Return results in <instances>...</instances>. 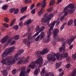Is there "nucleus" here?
Wrapping results in <instances>:
<instances>
[{"label": "nucleus", "instance_id": "obj_1", "mask_svg": "<svg viewBox=\"0 0 76 76\" xmlns=\"http://www.w3.org/2000/svg\"><path fill=\"white\" fill-rule=\"evenodd\" d=\"M31 64H32L29 65V67L31 69H34L35 67H37L39 65V67H41L42 66V58H39L35 61L32 62H31Z\"/></svg>", "mask_w": 76, "mask_h": 76}, {"label": "nucleus", "instance_id": "obj_2", "mask_svg": "<svg viewBox=\"0 0 76 76\" xmlns=\"http://www.w3.org/2000/svg\"><path fill=\"white\" fill-rule=\"evenodd\" d=\"M15 46H12L10 48L6 49L2 54V58H3L6 57L8 55V54L11 53L12 51H13L15 50Z\"/></svg>", "mask_w": 76, "mask_h": 76}, {"label": "nucleus", "instance_id": "obj_3", "mask_svg": "<svg viewBox=\"0 0 76 76\" xmlns=\"http://www.w3.org/2000/svg\"><path fill=\"white\" fill-rule=\"evenodd\" d=\"M48 13H47L44 14V17L42 18V20L44 22H46L48 20H50L51 18H53L54 16V14L53 13H50L48 15Z\"/></svg>", "mask_w": 76, "mask_h": 76}, {"label": "nucleus", "instance_id": "obj_4", "mask_svg": "<svg viewBox=\"0 0 76 76\" xmlns=\"http://www.w3.org/2000/svg\"><path fill=\"white\" fill-rule=\"evenodd\" d=\"M43 1L42 2L41 4V6L42 7V8L38 12V14L39 16H41L42 13H43L44 12V8L45 7V6H46V4L47 3L45 2L46 0H43Z\"/></svg>", "mask_w": 76, "mask_h": 76}, {"label": "nucleus", "instance_id": "obj_5", "mask_svg": "<svg viewBox=\"0 0 76 76\" xmlns=\"http://www.w3.org/2000/svg\"><path fill=\"white\" fill-rule=\"evenodd\" d=\"M6 59H3L1 61V63L3 64L4 65H10V64H13L14 63H15V59H13V60L12 61L7 60V62H6Z\"/></svg>", "mask_w": 76, "mask_h": 76}, {"label": "nucleus", "instance_id": "obj_6", "mask_svg": "<svg viewBox=\"0 0 76 76\" xmlns=\"http://www.w3.org/2000/svg\"><path fill=\"white\" fill-rule=\"evenodd\" d=\"M28 39H25L23 40V42L25 44V45H27L28 47H30L31 45V43L29 42V39H31V36L30 35H28L27 37Z\"/></svg>", "mask_w": 76, "mask_h": 76}, {"label": "nucleus", "instance_id": "obj_7", "mask_svg": "<svg viewBox=\"0 0 76 76\" xmlns=\"http://www.w3.org/2000/svg\"><path fill=\"white\" fill-rule=\"evenodd\" d=\"M68 6H69V9H69L68 10L69 13H70V14H73V13H74V10H75L74 8L75 7L74 4H70L68 5Z\"/></svg>", "mask_w": 76, "mask_h": 76}, {"label": "nucleus", "instance_id": "obj_8", "mask_svg": "<svg viewBox=\"0 0 76 76\" xmlns=\"http://www.w3.org/2000/svg\"><path fill=\"white\" fill-rule=\"evenodd\" d=\"M24 58H23H23L19 57L18 58H16V60H19V61H18L17 63L18 64H22V63H23V61H22V60H24V61H25V63L26 64L28 63L29 62L28 60L27 59L25 60H24Z\"/></svg>", "mask_w": 76, "mask_h": 76}, {"label": "nucleus", "instance_id": "obj_9", "mask_svg": "<svg viewBox=\"0 0 76 76\" xmlns=\"http://www.w3.org/2000/svg\"><path fill=\"white\" fill-rule=\"evenodd\" d=\"M45 28V27L44 26H42L41 27V28H39V26H37L36 28L35 31L37 32L38 34H39L40 32L43 31L44 29Z\"/></svg>", "mask_w": 76, "mask_h": 76}, {"label": "nucleus", "instance_id": "obj_10", "mask_svg": "<svg viewBox=\"0 0 76 76\" xmlns=\"http://www.w3.org/2000/svg\"><path fill=\"white\" fill-rule=\"evenodd\" d=\"M21 70V71L19 76H28V74L26 73L25 67H22Z\"/></svg>", "mask_w": 76, "mask_h": 76}, {"label": "nucleus", "instance_id": "obj_11", "mask_svg": "<svg viewBox=\"0 0 76 76\" xmlns=\"http://www.w3.org/2000/svg\"><path fill=\"white\" fill-rule=\"evenodd\" d=\"M49 50L45 48L42 50V52L40 51H38L37 52L36 54H41V55H44L45 53H47Z\"/></svg>", "mask_w": 76, "mask_h": 76}, {"label": "nucleus", "instance_id": "obj_12", "mask_svg": "<svg viewBox=\"0 0 76 76\" xmlns=\"http://www.w3.org/2000/svg\"><path fill=\"white\" fill-rule=\"evenodd\" d=\"M47 58L48 61H54L56 60V57H53L52 55H51V54L48 55Z\"/></svg>", "mask_w": 76, "mask_h": 76}, {"label": "nucleus", "instance_id": "obj_13", "mask_svg": "<svg viewBox=\"0 0 76 76\" xmlns=\"http://www.w3.org/2000/svg\"><path fill=\"white\" fill-rule=\"evenodd\" d=\"M23 51L24 50H23L21 49L19 50L17 53L16 54L15 56H14V58H16V57H17L18 56H20L23 53Z\"/></svg>", "mask_w": 76, "mask_h": 76}, {"label": "nucleus", "instance_id": "obj_14", "mask_svg": "<svg viewBox=\"0 0 76 76\" xmlns=\"http://www.w3.org/2000/svg\"><path fill=\"white\" fill-rule=\"evenodd\" d=\"M59 31V30H58L57 28L55 29L53 31V37L54 38H56V37L57 36V35H58V34Z\"/></svg>", "mask_w": 76, "mask_h": 76}, {"label": "nucleus", "instance_id": "obj_15", "mask_svg": "<svg viewBox=\"0 0 76 76\" xmlns=\"http://www.w3.org/2000/svg\"><path fill=\"white\" fill-rule=\"evenodd\" d=\"M66 44V42H64L63 43V44L62 45V47L60 48L59 49V50L60 51V52H62V51H63V50H64V48H65V45Z\"/></svg>", "mask_w": 76, "mask_h": 76}, {"label": "nucleus", "instance_id": "obj_16", "mask_svg": "<svg viewBox=\"0 0 76 76\" xmlns=\"http://www.w3.org/2000/svg\"><path fill=\"white\" fill-rule=\"evenodd\" d=\"M8 38V37H4L1 40V42L2 44H4V43L5 42H6V40H7V39Z\"/></svg>", "mask_w": 76, "mask_h": 76}, {"label": "nucleus", "instance_id": "obj_17", "mask_svg": "<svg viewBox=\"0 0 76 76\" xmlns=\"http://www.w3.org/2000/svg\"><path fill=\"white\" fill-rule=\"evenodd\" d=\"M27 7H25L22 8L20 10V12L21 13H23L25 12V11L26 10Z\"/></svg>", "mask_w": 76, "mask_h": 76}, {"label": "nucleus", "instance_id": "obj_18", "mask_svg": "<svg viewBox=\"0 0 76 76\" xmlns=\"http://www.w3.org/2000/svg\"><path fill=\"white\" fill-rule=\"evenodd\" d=\"M56 21H54L52 23H50V24H49L48 25V26L49 27H53V28L54 27V25H55V24H56Z\"/></svg>", "mask_w": 76, "mask_h": 76}, {"label": "nucleus", "instance_id": "obj_19", "mask_svg": "<svg viewBox=\"0 0 76 76\" xmlns=\"http://www.w3.org/2000/svg\"><path fill=\"white\" fill-rule=\"evenodd\" d=\"M50 34H48V38L46 40L43 42H45V43H48V42L50 41Z\"/></svg>", "mask_w": 76, "mask_h": 76}, {"label": "nucleus", "instance_id": "obj_20", "mask_svg": "<svg viewBox=\"0 0 76 76\" xmlns=\"http://www.w3.org/2000/svg\"><path fill=\"white\" fill-rule=\"evenodd\" d=\"M61 65V62L56 63V69H57L58 67H60Z\"/></svg>", "mask_w": 76, "mask_h": 76}, {"label": "nucleus", "instance_id": "obj_21", "mask_svg": "<svg viewBox=\"0 0 76 76\" xmlns=\"http://www.w3.org/2000/svg\"><path fill=\"white\" fill-rule=\"evenodd\" d=\"M73 20L72 19H71L69 20L67 23V26H71L72 25L73 23Z\"/></svg>", "mask_w": 76, "mask_h": 76}, {"label": "nucleus", "instance_id": "obj_22", "mask_svg": "<svg viewBox=\"0 0 76 76\" xmlns=\"http://www.w3.org/2000/svg\"><path fill=\"white\" fill-rule=\"evenodd\" d=\"M60 58V60H61L63 58H64V52H62L60 54H59Z\"/></svg>", "mask_w": 76, "mask_h": 76}, {"label": "nucleus", "instance_id": "obj_23", "mask_svg": "<svg viewBox=\"0 0 76 76\" xmlns=\"http://www.w3.org/2000/svg\"><path fill=\"white\" fill-rule=\"evenodd\" d=\"M1 72L2 73L4 76H6L7 75V71H6V70H3Z\"/></svg>", "mask_w": 76, "mask_h": 76}, {"label": "nucleus", "instance_id": "obj_24", "mask_svg": "<svg viewBox=\"0 0 76 76\" xmlns=\"http://www.w3.org/2000/svg\"><path fill=\"white\" fill-rule=\"evenodd\" d=\"M55 2H55V1H54V0H51L50 1V3L49 4V5L50 6H53V5H54V4H55Z\"/></svg>", "mask_w": 76, "mask_h": 76}, {"label": "nucleus", "instance_id": "obj_25", "mask_svg": "<svg viewBox=\"0 0 76 76\" xmlns=\"http://www.w3.org/2000/svg\"><path fill=\"white\" fill-rule=\"evenodd\" d=\"M40 39H42L44 38V32H41V33L40 34Z\"/></svg>", "mask_w": 76, "mask_h": 76}, {"label": "nucleus", "instance_id": "obj_26", "mask_svg": "<svg viewBox=\"0 0 76 76\" xmlns=\"http://www.w3.org/2000/svg\"><path fill=\"white\" fill-rule=\"evenodd\" d=\"M19 39V35H16L13 37V39H15L16 40H17V39Z\"/></svg>", "mask_w": 76, "mask_h": 76}, {"label": "nucleus", "instance_id": "obj_27", "mask_svg": "<svg viewBox=\"0 0 76 76\" xmlns=\"http://www.w3.org/2000/svg\"><path fill=\"white\" fill-rule=\"evenodd\" d=\"M15 19H13L11 21V22L10 24V26H12L13 25H14V24L15 23Z\"/></svg>", "mask_w": 76, "mask_h": 76}, {"label": "nucleus", "instance_id": "obj_28", "mask_svg": "<svg viewBox=\"0 0 76 76\" xmlns=\"http://www.w3.org/2000/svg\"><path fill=\"white\" fill-rule=\"evenodd\" d=\"M39 34H38V32H37L36 34H35L33 36H31V39H33V38H34V37H37V35H38Z\"/></svg>", "mask_w": 76, "mask_h": 76}, {"label": "nucleus", "instance_id": "obj_29", "mask_svg": "<svg viewBox=\"0 0 76 76\" xmlns=\"http://www.w3.org/2000/svg\"><path fill=\"white\" fill-rule=\"evenodd\" d=\"M2 8L3 10H6L7 9V5H5L2 7Z\"/></svg>", "mask_w": 76, "mask_h": 76}, {"label": "nucleus", "instance_id": "obj_30", "mask_svg": "<svg viewBox=\"0 0 76 76\" xmlns=\"http://www.w3.org/2000/svg\"><path fill=\"white\" fill-rule=\"evenodd\" d=\"M19 9L17 8L16 10L15 9V10H14V14H17L19 12Z\"/></svg>", "mask_w": 76, "mask_h": 76}, {"label": "nucleus", "instance_id": "obj_31", "mask_svg": "<svg viewBox=\"0 0 76 76\" xmlns=\"http://www.w3.org/2000/svg\"><path fill=\"white\" fill-rule=\"evenodd\" d=\"M15 10V8H12L11 9H10L9 10L10 12L11 13H13V12Z\"/></svg>", "mask_w": 76, "mask_h": 76}, {"label": "nucleus", "instance_id": "obj_32", "mask_svg": "<svg viewBox=\"0 0 76 76\" xmlns=\"http://www.w3.org/2000/svg\"><path fill=\"white\" fill-rule=\"evenodd\" d=\"M13 28L16 30H18L19 29V26L18 25H15L13 27Z\"/></svg>", "mask_w": 76, "mask_h": 76}, {"label": "nucleus", "instance_id": "obj_33", "mask_svg": "<svg viewBox=\"0 0 76 76\" xmlns=\"http://www.w3.org/2000/svg\"><path fill=\"white\" fill-rule=\"evenodd\" d=\"M26 22V25H29L31 23V19H29Z\"/></svg>", "mask_w": 76, "mask_h": 76}, {"label": "nucleus", "instance_id": "obj_34", "mask_svg": "<svg viewBox=\"0 0 76 76\" xmlns=\"http://www.w3.org/2000/svg\"><path fill=\"white\" fill-rule=\"evenodd\" d=\"M26 18V15L23 16L20 19V21L22 20H23V19H25Z\"/></svg>", "mask_w": 76, "mask_h": 76}, {"label": "nucleus", "instance_id": "obj_35", "mask_svg": "<svg viewBox=\"0 0 76 76\" xmlns=\"http://www.w3.org/2000/svg\"><path fill=\"white\" fill-rule=\"evenodd\" d=\"M41 36V35H39L35 39V41H38V40H39V37Z\"/></svg>", "mask_w": 76, "mask_h": 76}, {"label": "nucleus", "instance_id": "obj_36", "mask_svg": "<svg viewBox=\"0 0 76 76\" xmlns=\"http://www.w3.org/2000/svg\"><path fill=\"white\" fill-rule=\"evenodd\" d=\"M68 8L69 9V6L68 5L65 7L64 9V11H67L68 10Z\"/></svg>", "mask_w": 76, "mask_h": 76}, {"label": "nucleus", "instance_id": "obj_37", "mask_svg": "<svg viewBox=\"0 0 76 76\" xmlns=\"http://www.w3.org/2000/svg\"><path fill=\"white\" fill-rule=\"evenodd\" d=\"M3 25L4 27H5V28H8L9 26L8 24H7L6 23H5L3 24Z\"/></svg>", "mask_w": 76, "mask_h": 76}, {"label": "nucleus", "instance_id": "obj_38", "mask_svg": "<svg viewBox=\"0 0 76 76\" xmlns=\"http://www.w3.org/2000/svg\"><path fill=\"white\" fill-rule=\"evenodd\" d=\"M64 41V38H59L58 39V41H59L60 42V41Z\"/></svg>", "mask_w": 76, "mask_h": 76}, {"label": "nucleus", "instance_id": "obj_39", "mask_svg": "<svg viewBox=\"0 0 76 76\" xmlns=\"http://www.w3.org/2000/svg\"><path fill=\"white\" fill-rule=\"evenodd\" d=\"M66 60L68 63H70L71 61L70 58V57H67L66 58Z\"/></svg>", "mask_w": 76, "mask_h": 76}, {"label": "nucleus", "instance_id": "obj_40", "mask_svg": "<svg viewBox=\"0 0 76 76\" xmlns=\"http://www.w3.org/2000/svg\"><path fill=\"white\" fill-rule=\"evenodd\" d=\"M38 70H36L34 71V75L36 76L38 75Z\"/></svg>", "mask_w": 76, "mask_h": 76}, {"label": "nucleus", "instance_id": "obj_41", "mask_svg": "<svg viewBox=\"0 0 76 76\" xmlns=\"http://www.w3.org/2000/svg\"><path fill=\"white\" fill-rule=\"evenodd\" d=\"M18 25L20 26H23V22L22 21H20Z\"/></svg>", "mask_w": 76, "mask_h": 76}, {"label": "nucleus", "instance_id": "obj_42", "mask_svg": "<svg viewBox=\"0 0 76 76\" xmlns=\"http://www.w3.org/2000/svg\"><path fill=\"white\" fill-rule=\"evenodd\" d=\"M70 66H71V65L70 64H68L66 66V67L67 69H69V68L70 67Z\"/></svg>", "mask_w": 76, "mask_h": 76}, {"label": "nucleus", "instance_id": "obj_43", "mask_svg": "<svg viewBox=\"0 0 76 76\" xmlns=\"http://www.w3.org/2000/svg\"><path fill=\"white\" fill-rule=\"evenodd\" d=\"M12 74H13V75H15V74L16 73V69H14L12 70Z\"/></svg>", "mask_w": 76, "mask_h": 76}, {"label": "nucleus", "instance_id": "obj_44", "mask_svg": "<svg viewBox=\"0 0 76 76\" xmlns=\"http://www.w3.org/2000/svg\"><path fill=\"white\" fill-rule=\"evenodd\" d=\"M42 18L41 20V22H42V23H47V24H49V22H50V21H49V20H48V21H46V22H45L42 21Z\"/></svg>", "mask_w": 76, "mask_h": 76}, {"label": "nucleus", "instance_id": "obj_45", "mask_svg": "<svg viewBox=\"0 0 76 76\" xmlns=\"http://www.w3.org/2000/svg\"><path fill=\"white\" fill-rule=\"evenodd\" d=\"M68 56V53H64V58H66V57H67Z\"/></svg>", "mask_w": 76, "mask_h": 76}, {"label": "nucleus", "instance_id": "obj_46", "mask_svg": "<svg viewBox=\"0 0 76 76\" xmlns=\"http://www.w3.org/2000/svg\"><path fill=\"white\" fill-rule=\"evenodd\" d=\"M31 13L32 14H35V9H34L31 11Z\"/></svg>", "mask_w": 76, "mask_h": 76}, {"label": "nucleus", "instance_id": "obj_47", "mask_svg": "<svg viewBox=\"0 0 76 76\" xmlns=\"http://www.w3.org/2000/svg\"><path fill=\"white\" fill-rule=\"evenodd\" d=\"M56 57L57 59L58 60V59H59L60 58V55L59 53H58L57 54H56Z\"/></svg>", "mask_w": 76, "mask_h": 76}, {"label": "nucleus", "instance_id": "obj_48", "mask_svg": "<svg viewBox=\"0 0 76 76\" xmlns=\"http://www.w3.org/2000/svg\"><path fill=\"white\" fill-rule=\"evenodd\" d=\"M25 2L26 3H31V0H25Z\"/></svg>", "mask_w": 76, "mask_h": 76}, {"label": "nucleus", "instance_id": "obj_49", "mask_svg": "<svg viewBox=\"0 0 76 76\" xmlns=\"http://www.w3.org/2000/svg\"><path fill=\"white\" fill-rule=\"evenodd\" d=\"M35 6V4H33L31 6V7H30V10H32L34 7Z\"/></svg>", "mask_w": 76, "mask_h": 76}, {"label": "nucleus", "instance_id": "obj_50", "mask_svg": "<svg viewBox=\"0 0 76 76\" xmlns=\"http://www.w3.org/2000/svg\"><path fill=\"white\" fill-rule=\"evenodd\" d=\"M4 20V21H5V22H6L7 23V22H9V19H8V18H5Z\"/></svg>", "mask_w": 76, "mask_h": 76}, {"label": "nucleus", "instance_id": "obj_51", "mask_svg": "<svg viewBox=\"0 0 76 76\" xmlns=\"http://www.w3.org/2000/svg\"><path fill=\"white\" fill-rule=\"evenodd\" d=\"M64 16H67V15L68 14V12H67V11H64Z\"/></svg>", "mask_w": 76, "mask_h": 76}, {"label": "nucleus", "instance_id": "obj_52", "mask_svg": "<svg viewBox=\"0 0 76 76\" xmlns=\"http://www.w3.org/2000/svg\"><path fill=\"white\" fill-rule=\"evenodd\" d=\"M74 26H76V19H74Z\"/></svg>", "mask_w": 76, "mask_h": 76}, {"label": "nucleus", "instance_id": "obj_53", "mask_svg": "<svg viewBox=\"0 0 76 76\" xmlns=\"http://www.w3.org/2000/svg\"><path fill=\"white\" fill-rule=\"evenodd\" d=\"M73 45H70L69 47V50H72L73 48Z\"/></svg>", "mask_w": 76, "mask_h": 76}, {"label": "nucleus", "instance_id": "obj_54", "mask_svg": "<svg viewBox=\"0 0 76 76\" xmlns=\"http://www.w3.org/2000/svg\"><path fill=\"white\" fill-rule=\"evenodd\" d=\"M52 44H54V45H55L56 44V41L55 40H52L51 41Z\"/></svg>", "mask_w": 76, "mask_h": 76}, {"label": "nucleus", "instance_id": "obj_55", "mask_svg": "<svg viewBox=\"0 0 76 76\" xmlns=\"http://www.w3.org/2000/svg\"><path fill=\"white\" fill-rule=\"evenodd\" d=\"M12 39L11 38H10L8 40V42L9 43L10 42H11V41H12Z\"/></svg>", "mask_w": 76, "mask_h": 76}, {"label": "nucleus", "instance_id": "obj_56", "mask_svg": "<svg viewBox=\"0 0 76 76\" xmlns=\"http://www.w3.org/2000/svg\"><path fill=\"white\" fill-rule=\"evenodd\" d=\"M64 17L62 16L61 17L60 20L61 21H63V20H64Z\"/></svg>", "mask_w": 76, "mask_h": 76}, {"label": "nucleus", "instance_id": "obj_57", "mask_svg": "<svg viewBox=\"0 0 76 76\" xmlns=\"http://www.w3.org/2000/svg\"><path fill=\"white\" fill-rule=\"evenodd\" d=\"M9 65H8V66L7 67V69L8 70H10V66Z\"/></svg>", "mask_w": 76, "mask_h": 76}, {"label": "nucleus", "instance_id": "obj_58", "mask_svg": "<svg viewBox=\"0 0 76 76\" xmlns=\"http://www.w3.org/2000/svg\"><path fill=\"white\" fill-rule=\"evenodd\" d=\"M64 27V26L63 25H62L61 27L60 28V30H63Z\"/></svg>", "mask_w": 76, "mask_h": 76}, {"label": "nucleus", "instance_id": "obj_59", "mask_svg": "<svg viewBox=\"0 0 76 76\" xmlns=\"http://www.w3.org/2000/svg\"><path fill=\"white\" fill-rule=\"evenodd\" d=\"M15 42H16V41H15V40H13L11 43V45H13V44H15Z\"/></svg>", "mask_w": 76, "mask_h": 76}, {"label": "nucleus", "instance_id": "obj_60", "mask_svg": "<svg viewBox=\"0 0 76 76\" xmlns=\"http://www.w3.org/2000/svg\"><path fill=\"white\" fill-rule=\"evenodd\" d=\"M53 8H50L49 9H48V11L49 12H51V10H52V9H53Z\"/></svg>", "mask_w": 76, "mask_h": 76}, {"label": "nucleus", "instance_id": "obj_61", "mask_svg": "<svg viewBox=\"0 0 76 76\" xmlns=\"http://www.w3.org/2000/svg\"><path fill=\"white\" fill-rule=\"evenodd\" d=\"M30 71H31L30 69H27V73H29V72H30Z\"/></svg>", "mask_w": 76, "mask_h": 76}, {"label": "nucleus", "instance_id": "obj_62", "mask_svg": "<svg viewBox=\"0 0 76 76\" xmlns=\"http://www.w3.org/2000/svg\"><path fill=\"white\" fill-rule=\"evenodd\" d=\"M42 73H45V68H44L42 70Z\"/></svg>", "mask_w": 76, "mask_h": 76}, {"label": "nucleus", "instance_id": "obj_63", "mask_svg": "<svg viewBox=\"0 0 76 76\" xmlns=\"http://www.w3.org/2000/svg\"><path fill=\"white\" fill-rule=\"evenodd\" d=\"M48 35H51V31H49L48 32Z\"/></svg>", "mask_w": 76, "mask_h": 76}, {"label": "nucleus", "instance_id": "obj_64", "mask_svg": "<svg viewBox=\"0 0 76 76\" xmlns=\"http://www.w3.org/2000/svg\"><path fill=\"white\" fill-rule=\"evenodd\" d=\"M45 74V72H44V73L41 72V75L42 76H44Z\"/></svg>", "mask_w": 76, "mask_h": 76}]
</instances>
